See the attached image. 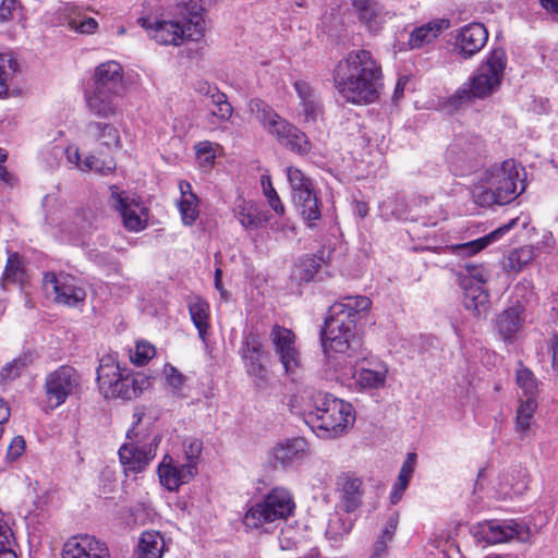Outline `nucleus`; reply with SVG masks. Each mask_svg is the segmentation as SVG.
<instances>
[{
    "label": "nucleus",
    "mask_w": 558,
    "mask_h": 558,
    "mask_svg": "<svg viewBox=\"0 0 558 558\" xmlns=\"http://www.w3.org/2000/svg\"><path fill=\"white\" fill-rule=\"evenodd\" d=\"M294 509L292 494L287 488L275 487L247 509L243 517V524L247 529H259L266 523L288 519Z\"/></svg>",
    "instance_id": "20e7f679"
},
{
    "label": "nucleus",
    "mask_w": 558,
    "mask_h": 558,
    "mask_svg": "<svg viewBox=\"0 0 558 558\" xmlns=\"http://www.w3.org/2000/svg\"><path fill=\"white\" fill-rule=\"evenodd\" d=\"M464 268L466 275L474 279L477 283H484L487 281L488 272L483 266L466 263Z\"/></svg>",
    "instance_id": "0e129e2a"
},
{
    "label": "nucleus",
    "mask_w": 558,
    "mask_h": 558,
    "mask_svg": "<svg viewBox=\"0 0 558 558\" xmlns=\"http://www.w3.org/2000/svg\"><path fill=\"white\" fill-rule=\"evenodd\" d=\"M536 408L537 402L534 397H527L524 401H521L517 410L515 422V429L520 434L521 438L527 436Z\"/></svg>",
    "instance_id": "f704fd0d"
},
{
    "label": "nucleus",
    "mask_w": 558,
    "mask_h": 558,
    "mask_svg": "<svg viewBox=\"0 0 558 558\" xmlns=\"http://www.w3.org/2000/svg\"><path fill=\"white\" fill-rule=\"evenodd\" d=\"M387 372L386 365L378 364L375 368H360L353 374V377L362 388L378 389L384 387Z\"/></svg>",
    "instance_id": "473e14b6"
},
{
    "label": "nucleus",
    "mask_w": 558,
    "mask_h": 558,
    "mask_svg": "<svg viewBox=\"0 0 558 558\" xmlns=\"http://www.w3.org/2000/svg\"><path fill=\"white\" fill-rule=\"evenodd\" d=\"M446 19H437L424 25L415 27L409 36L408 45L411 49H421L433 44L439 35L449 27Z\"/></svg>",
    "instance_id": "393cba45"
},
{
    "label": "nucleus",
    "mask_w": 558,
    "mask_h": 558,
    "mask_svg": "<svg viewBox=\"0 0 558 558\" xmlns=\"http://www.w3.org/2000/svg\"><path fill=\"white\" fill-rule=\"evenodd\" d=\"M250 111L270 134L277 137L282 146L300 156L310 153L312 144L306 134L282 119L266 102L260 99H252L250 101Z\"/></svg>",
    "instance_id": "7ed1b4c3"
},
{
    "label": "nucleus",
    "mask_w": 558,
    "mask_h": 558,
    "mask_svg": "<svg viewBox=\"0 0 558 558\" xmlns=\"http://www.w3.org/2000/svg\"><path fill=\"white\" fill-rule=\"evenodd\" d=\"M536 256V248L532 245H524L512 251L508 256V267L511 270L520 271L529 265Z\"/></svg>",
    "instance_id": "ea45409f"
},
{
    "label": "nucleus",
    "mask_w": 558,
    "mask_h": 558,
    "mask_svg": "<svg viewBox=\"0 0 558 558\" xmlns=\"http://www.w3.org/2000/svg\"><path fill=\"white\" fill-rule=\"evenodd\" d=\"M19 93V86L14 82V72H0V98Z\"/></svg>",
    "instance_id": "6e6d98bb"
},
{
    "label": "nucleus",
    "mask_w": 558,
    "mask_h": 558,
    "mask_svg": "<svg viewBox=\"0 0 558 558\" xmlns=\"http://www.w3.org/2000/svg\"><path fill=\"white\" fill-rule=\"evenodd\" d=\"M149 386V377L144 373L122 374L109 390V395L124 400H132L140 397Z\"/></svg>",
    "instance_id": "5701e85b"
},
{
    "label": "nucleus",
    "mask_w": 558,
    "mask_h": 558,
    "mask_svg": "<svg viewBox=\"0 0 558 558\" xmlns=\"http://www.w3.org/2000/svg\"><path fill=\"white\" fill-rule=\"evenodd\" d=\"M308 453V445L303 437L279 440L268 452V463L274 469L287 470L303 460Z\"/></svg>",
    "instance_id": "4468645a"
},
{
    "label": "nucleus",
    "mask_w": 558,
    "mask_h": 558,
    "mask_svg": "<svg viewBox=\"0 0 558 558\" xmlns=\"http://www.w3.org/2000/svg\"><path fill=\"white\" fill-rule=\"evenodd\" d=\"M96 130L99 132V138L102 140V144L107 147L112 145L118 146L120 142V137L118 134V130L110 125L104 123H95Z\"/></svg>",
    "instance_id": "5fc2aeb1"
},
{
    "label": "nucleus",
    "mask_w": 558,
    "mask_h": 558,
    "mask_svg": "<svg viewBox=\"0 0 558 558\" xmlns=\"http://www.w3.org/2000/svg\"><path fill=\"white\" fill-rule=\"evenodd\" d=\"M397 525H398V514L392 513L387 519L385 526L381 531V534L377 541H383V542H385L386 545H388L393 538Z\"/></svg>",
    "instance_id": "680f3d73"
},
{
    "label": "nucleus",
    "mask_w": 558,
    "mask_h": 558,
    "mask_svg": "<svg viewBox=\"0 0 558 558\" xmlns=\"http://www.w3.org/2000/svg\"><path fill=\"white\" fill-rule=\"evenodd\" d=\"M233 112L232 106L229 104H222V106H216V109L211 110V116L218 118L220 121H227L231 118Z\"/></svg>",
    "instance_id": "774afa93"
},
{
    "label": "nucleus",
    "mask_w": 558,
    "mask_h": 558,
    "mask_svg": "<svg viewBox=\"0 0 558 558\" xmlns=\"http://www.w3.org/2000/svg\"><path fill=\"white\" fill-rule=\"evenodd\" d=\"M359 20L372 33H377L395 14L376 0H351Z\"/></svg>",
    "instance_id": "f3484780"
},
{
    "label": "nucleus",
    "mask_w": 558,
    "mask_h": 558,
    "mask_svg": "<svg viewBox=\"0 0 558 558\" xmlns=\"http://www.w3.org/2000/svg\"><path fill=\"white\" fill-rule=\"evenodd\" d=\"M294 88L301 99V113L305 123H316L324 116V106L317 92L304 81H296Z\"/></svg>",
    "instance_id": "412c9836"
},
{
    "label": "nucleus",
    "mask_w": 558,
    "mask_h": 558,
    "mask_svg": "<svg viewBox=\"0 0 558 558\" xmlns=\"http://www.w3.org/2000/svg\"><path fill=\"white\" fill-rule=\"evenodd\" d=\"M20 8L17 0H2L0 3V23L5 24L13 20L14 12Z\"/></svg>",
    "instance_id": "052dcab7"
},
{
    "label": "nucleus",
    "mask_w": 558,
    "mask_h": 558,
    "mask_svg": "<svg viewBox=\"0 0 558 558\" xmlns=\"http://www.w3.org/2000/svg\"><path fill=\"white\" fill-rule=\"evenodd\" d=\"M98 27V22L90 16H82L74 10L72 3V29L80 34H93Z\"/></svg>",
    "instance_id": "8fccbe9b"
},
{
    "label": "nucleus",
    "mask_w": 558,
    "mask_h": 558,
    "mask_svg": "<svg viewBox=\"0 0 558 558\" xmlns=\"http://www.w3.org/2000/svg\"><path fill=\"white\" fill-rule=\"evenodd\" d=\"M197 473L194 463L175 464L171 457L165 456L158 466V475L161 485L168 490H178L183 484L189 483Z\"/></svg>",
    "instance_id": "2eb2a0df"
},
{
    "label": "nucleus",
    "mask_w": 558,
    "mask_h": 558,
    "mask_svg": "<svg viewBox=\"0 0 558 558\" xmlns=\"http://www.w3.org/2000/svg\"><path fill=\"white\" fill-rule=\"evenodd\" d=\"M20 64L12 51L0 53V70H19Z\"/></svg>",
    "instance_id": "338daca9"
},
{
    "label": "nucleus",
    "mask_w": 558,
    "mask_h": 558,
    "mask_svg": "<svg viewBox=\"0 0 558 558\" xmlns=\"http://www.w3.org/2000/svg\"><path fill=\"white\" fill-rule=\"evenodd\" d=\"M353 526L349 518H344L338 513L330 515L326 527V536L329 539L338 541L344 535L349 534Z\"/></svg>",
    "instance_id": "a19ab883"
},
{
    "label": "nucleus",
    "mask_w": 558,
    "mask_h": 558,
    "mask_svg": "<svg viewBox=\"0 0 558 558\" xmlns=\"http://www.w3.org/2000/svg\"><path fill=\"white\" fill-rule=\"evenodd\" d=\"M233 211L238 221L247 231L262 228L269 219L268 213L257 203L244 198H238Z\"/></svg>",
    "instance_id": "4be33fe9"
},
{
    "label": "nucleus",
    "mask_w": 558,
    "mask_h": 558,
    "mask_svg": "<svg viewBox=\"0 0 558 558\" xmlns=\"http://www.w3.org/2000/svg\"><path fill=\"white\" fill-rule=\"evenodd\" d=\"M518 222V218L511 219L507 223L500 226L499 228L495 229L494 231L489 232L488 234L478 238L473 241L459 243V244H452L447 246V250L457 256H463L469 257L472 256L490 244L499 241L506 233H508Z\"/></svg>",
    "instance_id": "a211bd4d"
},
{
    "label": "nucleus",
    "mask_w": 558,
    "mask_h": 558,
    "mask_svg": "<svg viewBox=\"0 0 558 558\" xmlns=\"http://www.w3.org/2000/svg\"><path fill=\"white\" fill-rule=\"evenodd\" d=\"M129 442L119 449V458L125 472L138 473L146 469L156 456L159 436L140 437L135 427L128 432Z\"/></svg>",
    "instance_id": "1a4fd4ad"
},
{
    "label": "nucleus",
    "mask_w": 558,
    "mask_h": 558,
    "mask_svg": "<svg viewBox=\"0 0 558 558\" xmlns=\"http://www.w3.org/2000/svg\"><path fill=\"white\" fill-rule=\"evenodd\" d=\"M191 15V23L194 24L197 33L205 29V22L202 17L203 12L217 3L218 0H180Z\"/></svg>",
    "instance_id": "c9c22d12"
},
{
    "label": "nucleus",
    "mask_w": 558,
    "mask_h": 558,
    "mask_svg": "<svg viewBox=\"0 0 558 558\" xmlns=\"http://www.w3.org/2000/svg\"><path fill=\"white\" fill-rule=\"evenodd\" d=\"M517 383L519 387L523 390L524 395L527 397H534L537 391V383L533 373L526 368L521 367L517 371Z\"/></svg>",
    "instance_id": "09e8293b"
},
{
    "label": "nucleus",
    "mask_w": 558,
    "mask_h": 558,
    "mask_svg": "<svg viewBox=\"0 0 558 558\" xmlns=\"http://www.w3.org/2000/svg\"><path fill=\"white\" fill-rule=\"evenodd\" d=\"M165 539L156 531H145L141 534L138 544L134 550L135 558H162Z\"/></svg>",
    "instance_id": "c756f323"
},
{
    "label": "nucleus",
    "mask_w": 558,
    "mask_h": 558,
    "mask_svg": "<svg viewBox=\"0 0 558 558\" xmlns=\"http://www.w3.org/2000/svg\"><path fill=\"white\" fill-rule=\"evenodd\" d=\"M372 301L365 295H347L329 306L320 333L324 353L344 354L347 357L362 356V338L356 331V322L371 308Z\"/></svg>",
    "instance_id": "f257e3e1"
},
{
    "label": "nucleus",
    "mask_w": 558,
    "mask_h": 558,
    "mask_svg": "<svg viewBox=\"0 0 558 558\" xmlns=\"http://www.w3.org/2000/svg\"><path fill=\"white\" fill-rule=\"evenodd\" d=\"M260 183L263 187L264 195L266 196L269 206L274 209V211L278 215H283L284 206L281 203L279 195L275 187L272 186V182L269 175H262Z\"/></svg>",
    "instance_id": "de8ad7c7"
},
{
    "label": "nucleus",
    "mask_w": 558,
    "mask_h": 558,
    "mask_svg": "<svg viewBox=\"0 0 558 558\" xmlns=\"http://www.w3.org/2000/svg\"><path fill=\"white\" fill-rule=\"evenodd\" d=\"M165 375L167 383L174 390H180L182 388L185 377L174 366L166 365Z\"/></svg>",
    "instance_id": "e2e57ef3"
},
{
    "label": "nucleus",
    "mask_w": 558,
    "mask_h": 558,
    "mask_svg": "<svg viewBox=\"0 0 558 558\" xmlns=\"http://www.w3.org/2000/svg\"><path fill=\"white\" fill-rule=\"evenodd\" d=\"M484 153V143L473 134H459L448 146L446 159L461 175L472 171Z\"/></svg>",
    "instance_id": "9d476101"
},
{
    "label": "nucleus",
    "mask_w": 558,
    "mask_h": 558,
    "mask_svg": "<svg viewBox=\"0 0 558 558\" xmlns=\"http://www.w3.org/2000/svg\"><path fill=\"white\" fill-rule=\"evenodd\" d=\"M14 545L15 541L11 527L0 519V558H17Z\"/></svg>",
    "instance_id": "a18cd8bd"
},
{
    "label": "nucleus",
    "mask_w": 558,
    "mask_h": 558,
    "mask_svg": "<svg viewBox=\"0 0 558 558\" xmlns=\"http://www.w3.org/2000/svg\"><path fill=\"white\" fill-rule=\"evenodd\" d=\"M269 338L284 372L288 375L295 374L301 366V357L293 331L276 324L271 328Z\"/></svg>",
    "instance_id": "ddd939ff"
},
{
    "label": "nucleus",
    "mask_w": 558,
    "mask_h": 558,
    "mask_svg": "<svg viewBox=\"0 0 558 558\" xmlns=\"http://www.w3.org/2000/svg\"><path fill=\"white\" fill-rule=\"evenodd\" d=\"M25 271L22 267V259L17 253L9 255L1 284L4 289L10 283H23Z\"/></svg>",
    "instance_id": "4c0bfd02"
},
{
    "label": "nucleus",
    "mask_w": 558,
    "mask_h": 558,
    "mask_svg": "<svg viewBox=\"0 0 558 558\" xmlns=\"http://www.w3.org/2000/svg\"><path fill=\"white\" fill-rule=\"evenodd\" d=\"M46 388L48 403L51 408H57L63 403L70 388V367L61 366L50 374L46 381Z\"/></svg>",
    "instance_id": "a878e982"
},
{
    "label": "nucleus",
    "mask_w": 558,
    "mask_h": 558,
    "mask_svg": "<svg viewBox=\"0 0 558 558\" xmlns=\"http://www.w3.org/2000/svg\"><path fill=\"white\" fill-rule=\"evenodd\" d=\"M202 450L203 442L199 439H190L187 444H184L186 463H194L196 465Z\"/></svg>",
    "instance_id": "13d9d810"
},
{
    "label": "nucleus",
    "mask_w": 558,
    "mask_h": 558,
    "mask_svg": "<svg viewBox=\"0 0 558 558\" xmlns=\"http://www.w3.org/2000/svg\"><path fill=\"white\" fill-rule=\"evenodd\" d=\"M472 197L474 203L482 207L506 204L504 201L499 199V196L495 193V189L488 184L474 186Z\"/></svg>",
    "instance_id": "79ce46f5"
},
{
    "label": "nucleus",
    "mask_w": 558,
    "mask_h": 558,
    "mask_svg": "<svg viewBox=\"0 0 558 558\" xmlns=\"http://www.w3.org/2000/svg\"><path fill=\"white\" fill-rule=\"evenodd\" d=\"M486 64L488 70H505L507 65L506 52L501 48H495L489 53Z\"/></svg>",
    "instance_id": "bf43d9fd"
},
{
    "label": "nucleus",
    "mask_w": 558,
    "mask_h": 558,
    "mask_svg": "<svg viewBox=\"0 0 558 558\" xmlns=\"http://www.w3.org/2000/svg\"><path fill=\"white\" fill-rule=\"evenodd\" d=\"M487 39L486 27L481 23H471L460 31L454 49L464 58H470L484 47Z\"/></svg>",
    "instance_id": "6ab92c4d"
},
{
    "label": "nucleus",
    "mask_w": 558,
    "mask_h": 558,
    "mask_svg": "<svg viewBox=\"0 0 558 558\" xmlns=\"http://www.w3.org/2000/svg\"><path fill=\"white\" fill-rule=\"evenodd\" d=\"M380 70L372 53L367 50L361 49L350 52L337 66V70Z\"/></svg>",
    "instance_id": "72a5a7b5"
},
{
    "label": "nucleus",
    "mask_w": 558,
    "mask_h": 558,
    "mask_svg": "<svg viewBox=\"0 0 558 558\" xmlns=\"http://www.w3.org/2000/svg\"><path fill=\"white\" fill-rule=\"evenodd\" d=\"M155 347L146 341L136 343L135 352L130 355L131 361L136 365H144L155 355Z\"/></svg>",
    "instance_id": "864d4df0"
},
{
    "label": "nucleus",
    "mask_w": 558,
    "mask_h": 558,
    "mask_svg": "<svg viewBox=\"0 0 558 558\" xmlns=\"http://www.w3.org/2000/svg\"><path fill=\"white\" fill-rule=\"evenodd\" d=\"M304 422L318 437L336 438L352 424V405L323 391L313 392Z\"/></svg>",
    "instance_id": "f03ea898"
},
{
    "label": "nucleus",
    "mask_w": 558,
    "mask_h": 558,
    "mask_svg": "<svg viewBox=\"0 0 558 558\" xmlns=\"http://www.w3.org/2000/svg\"><path fill=\"white\" fill-rule=\"evenodd\" d=\"M138 24L145 28L149 36L154 38L160 45H173L179 46L185 39H193L194 35H202L197 33L194 24L189 19V26L182 25L175 21H165L151 17H140Z\"/></svg>",
    "instance_id": "f8f14e48"
},
{
    "label": "nucleus",
    "mask_w": 558,
    "mask_h": 558,
    "mask_svg": "<svg viewBox=\"0 0 558 558\" xmlns=\"http://www.w3.org/2000/svg\"><path fill=\"white\" fill-rule=\"evenodd\" d=\"M336 486L341 507L345 512H352L361 506L363 498L361 478L350 473H343L337 477Z\"/></svg>",
    "instance_id": "aec40b11"
},
{
    "label": "nucleus",
    "mask_w": 558,
    "mask_h": 558,
    "mask_svg": "<svg viewBox=\"0 0 558 558\" xmlns=\"http://www.w3.org/2000/svg\"><path fill=\"white\" fill-rule=\"evenodd\" d=\"M76 163L82 170L95 171L99 174H108L116 169V162L111 157H105L100 159L94 155L87 156L83 161L80 159V155L76 151Z\"/></svg>",
    "instance_id": "58836bf2"
},
{
    "label": "nucleus",
    "mask_w": 558,
    "mask_h": 558,
    "mask_svg": "<svg viewBox=\"0 0 558 558\" xmlns=\"http://www.w3.org/2000/svg\"><path fill=\"white\" fill-rule=\"evenodd\" d=\"M123 373L119 365H111L106 367H98L97 380L99 388L108 396L109 390L113 387L116 381L121 377Z\"/></svg>",
    "instance_id": "37998d69"
},
{
    "label": "nucleus",
    "mask_w": 558,
    "mask_h": 558,
    "mask_svg": "<svg viewBox=\"0 0 558 558\" xmlns=\"http://www.w3.org/2000/svg\"><path fill=\"white\" fill-rule=\"evenodd\" d=\"M198 198L196 195H186L185 198H181L179 202V210L182 217V221L186 226H191L198 217L197 208Z\"/></svg>",
    "instance_id": "49530a36"
},
{
    "label": "nucleus",
    "mask_w": 558,
    "mask_h": 558,
    "mask_svg": "<svg viewBox=\"0 0 558 558\" xmlns=\"http://www.w3.org/2000/svg\"><path fill=\"white\" fill-rule=\"evenodd\" d=\"M43 289L47 299L54 303L68 305L70 293L65 274L46 272L43 278Z\"/></svg>",
    "instance_id": "cd10ccee"
},
{
    "label": "nucleus",
    "mask_w": 558,
    "mask_h": 558,
    "mask_svg": "<svg viewBox=\"0 0 558 558\" xmlns=\"http://www.w3.org/2000/svg\"><path fill=\"white\" fill-rule=\"evenodd\" d=\"M339 94L354 105H368L378 100L383 89L381 72H344L335 78Z\"/></svg>",
    "instance_id": "423d86ee"
},
{
    "label": "nucleus",
    "mask_w": 558,
    "mask_h": 558,
    "mask_svg": "<svg viewBox=\"0 0 558 558\" xmlns=\"http://www.w3.org/2000/svg\"><path fill=\"white\" fill-rule=\"evenodd\" d=\"M189 313L191 319L198 331L199 338L206 342L209 325V305L199 298L195 296L189 302Z\"/></svg>",
    "instance_id": "7c9ffc66"
},
{
    "label": "nucleus",
    "mask_w": 558,
    "mask_h": 558,
    "mask_svg": "<svg viewBox=\"0 0 558 558\" xmlns=\"http://www.w3.org/2000/svg\"><path fill=\"white\" fill-rule=\"evenodd\" d=\"M25 450V440L22 436H16L12 439L8 447V458L15 460L23 454Z\"/></svg>",
    "instance_id": "69168bd1"
},
{
    "label": "nucleus",
    "mask_w": 558,
    "mask_h": 558,
    "mask_svg": "<svg viewBox=\"0 0 558 558\" xmlns=\"http://www.w3.org/2000/svg\"><path fill=\"white\" fill-rule=\"evenodd\" d=\"M504 72H481L459 87L445 102V108L454 113L471 106L475 99H484L496 92L501 83Z\"/></svg>",
    "instance_id": "6e6552de"
},
{
    "label": "nucleus",
    "mask_w": 558,
    "mask_h": 558,
    "mask_svg": "<svg viewBox=\"0 0 558 558\" xmlns=\"http://www.w3.org/2000/svg\"><path fill=\"white\" fill-rule=\"evenodd\" d=\"M522 526L514 521H489L482 526L484 538L490 544L507 542L513 537H519Z\"/></svg>",
    "instance_id": "c85d7f7f"
},
{
    "label": "nucleus",
    "mask_w": 558,
    "mask_h": 558,
    "mask_svg": "<svg viewBox=\"0 0 558 558\" xmlns=\"http://www.w3.org/2000/svg\"><path fill=\"white\" fill-rule=\"evenodd\" d=\"M523 313L524 307L518 303L498 315L495 329L505 341H512L521 329L524 322Z\"/></svg>",
    "instance_id": "b1692460"
},
{
    "label": "nucleus",
    "mask_w": 558,
    "mask_h": 558,
    "mask_svg": "<svg viewBox=\"0 0 558 558\" xmlns=\"http://www.w3.org/2000/svg\"><path fill=\"white\" fill-rule=\"evenodd\" d=\"M72 558H109L107 546L88 534L72 536Z\"/></svg>",
    "instance_id": "bb28decb"
},
{
    "label": "nucleus",
    "mask_w": 558,
    "mask_h": 558,
    "mask_svg": "<svg viewBox=\"0 0 558 558\" xmlns=\"http://www.w3.org/2000/svg\"><path fill=\"white\" fill-rule=\"evenodd\" d=\"M308 227L313 228L315 221L320 219V202L317 196L296 207Z\"/></svg>",
    "instance_id": "603ef678"
},
{
    "label": "nucleus",
    "mask_w": 558,
    "mask_h": 558,
    "mask_svg": "<svg viewBox=\"0 0 558 558\" xmlns=\"http://www.w3.org/2000/svg\"><path fill=\"white\" fill-rule=\"evenodd\" d=\"M26 359L17 357L7 363L0 371V381L5 384L14 380L21 375V372L26 367Z\"/></svg>",
    "instance_id": "3c124183"
},
{
    "label": "nucleus",
    "mask_w": 558,
    "mask_h": 558,
    "mask_svg": "<svg viewBox=\"0 0 558 558\" xmlns=\"http://www.w3.org/2000/svg\"><path fill=\"white\" fill-rule=\"evenodd\" d=\"M416 454L414 452L408 453L407 459L402 463V466L397 478L400 481L401 486H403L404 484L409 485L410 478L414 472Z\"/></svg>",
    "instance_id": "4d7b16f0"
},
{
    "label": "nucleus",
    "mask_w": 558,
    "mask_h": 558,
    "mask_svg": "<svg viewBox=\"0 0 558 558\" xmlns=\"http://www.w3.org/2000/svg\"><path fill=\"white\" fill-rule=\"evenodd\" d=\"M124 90L122 72H95L93 84L87 92L88 108L99 117L114 114Z\"/></svg>",
    "instance_id": "39448f33"
},
{
    "label": "nucleus",
    "mask_w": 558,
    "mask_h": 558,
    "mask_svg": "<svg viewBox=\"0 0 558 558\" xmlns=\"http://www.w3.org/2000/svg\"><path fill=\"white\" fill-rule=\"evenodd\" d=\"M246 374L253 379L254 385L266 388L268 384V371L264 363L266 353L259 336L254 331L244 333L239 351Z\"/></svg>",
    "instance_id": "9b49d317"
},
{
    "label": "nucleus",
    "mask_w": 558,
    "mask_h": 558,
    "mask_svg": "<svg viewBox=\"0 0 558 558\" xmlns=\"http://www.w3.org/2000/svg\"><path fill=\"white\" fill-rule=\"evenodd\" d=\"M323 263V255L305 256L299 260L293 276L300 281L308 282L314 279Z\"/></svg>",
    "instance_id": "e433bc0d"
},
{
    "label": "nucleus",
    "mask_w": 558,
    "mask_h": 558,
    "mask_svg": "<svg viewBox=\"0 0 558 558\" xmlns=\"http://www.w3.org/2000/svg\"><path fill=\"white\" fill-rule=\"evenodd\" d=\"M464 307L474 316L485 315L489 308V295L481 286H473L465 289L463 296Z\"/></svg>",
    "instance_id": "2f4dec72"
},
{
    "label": "nucleus",
    "mask_w": 558,
    "mask_h": 558,
    "mask_svg": "<svg viewBox=\"0 0 558 558\" xmlns=\"http://www.w3.org/2000/svg\"><path fill=\"white\" fill-rule=\"evenodd\" d=\"M482 181L495 189L500 201L506 204L515 199L525 190V170L513 159L495 163L484 173Z\"/></svg>",
    "instance_id": "0eeeda50"
},
{
    "label": "nucleus",
    "mask_w": 558,
    "mask_h": 558,
    "mask_svg": "<svg viewBox=\"0 0 558 558\" xmlns=\"http://www.w3.org/2000/svg\"><path fill=\"white\" fill-rule=\"evenodd\" d=\"M111 190L112 207L120 213L124 227L134 232L143 230L146 222L140 216V211H142L140 203L125 192H118L116 186H112Z\"/></svg>",
    "instance_id": "dca6fc26"
},
{
    "label": "nucleus",
    "mask_w": 558,
    "mask_h": 558,
    "mask_svg": "<svg viewBox=\"0 0 558 558\" xmlns=\"http://www.w3.org/2000/svg\"><path fill=\"white\" fill-rule=\"evenodd\" d=\"M287 179L291 189V195L313 187L310 177L296 167L287 168Z\"/></svg>",
    "instance_id": "c03bdc74"
}]
</instances>
